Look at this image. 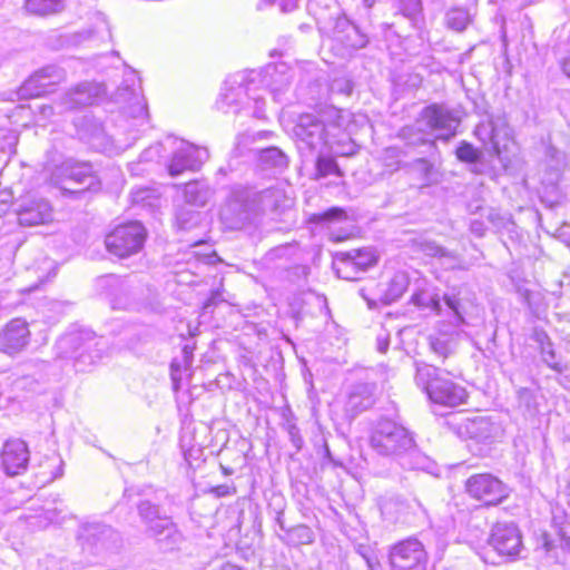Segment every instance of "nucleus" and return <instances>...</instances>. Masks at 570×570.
Listing matches in <instances>:
<instances>
[{
    "label": "nucleus",
    "mask_w": 570,
    "mask_h": 570,
    "mask_svg": "<svg viewBox=\"0 0 570 570\" xmlns=\"http://www.w3.org/2000/svg\"><path fill=\"white\" fill-rule=\"evenodd\" d=\"M370 444L380 455L401 458V465L405 469L419 468L417 462H406V456L419 459L412 433L393 420L383 417L376 422L371 433Z\"/></svg>",
    "instance_id": "obj_1"
},
{
    "label": "nucleus",
    "mask_w": 570,
    "mask_h": 570,
    "mask_svg": "<svg viewBox=\"0 0 570 570\" xmlns=\"http://www.w3.org/2000/svg\"><path fill=\"white\" fill-rule=\"evenodd\" d=\"M450 374L430 364H416L415 382L433 403L455 407L464 404L469 394L464 386L449 377Z\"/></svg>",
    "instance_id": "obj_2"
},
{
    "label": "nucleus",
    "mask_w": 570,
    "mask_h": 570,
    "mask_svg": "<svg viewBox=\"0 0 570 570\" xmlns=\"http://www.w3.org/2000/svg\"><path fill=\"white\" fill-rule=\"evenodd\" d=\"M443 303L451 318L448 323H439L436 333L429 337V344L435 355L445 360L455 354L462 332L461 326L465 320L464 307L456 288L443 295Z\"/></svg>",
    "instance_id": "obj_3"
},
{
    "label": "nucleus",
    "mask_w": 570,
    "mask_h": 570,
    "mask_svg": "<svg viewBox=\"0 0 570 570\" xmlns=\"http://www.w3.org/2000/svg\"><path fill=\"white\" fill-rule=\"evenodd\" d=\"M137 513L145 534L154 539L160 548L174 550L184 542V535L173 518L163 512L161 507L148 499L137 503Z\"/></svg>",
    "instance_id": "obj_4"
},
{
    "label": "nucleus",
    "mask_w": 570,
    "mask_h": 570,
    "mask_svg": "<svg viewBox=\"0 0 570 570\" xmlns=\"http://www.w3.org/2000/svg\"><path fill=\"white\" fill-rule=\"evenodd\" d=\"M284 198V193L279 188L269 187L261 191H243L233 195L223 210V215L229 213L235 216L239 223L248 220L252 214L266 210H277Z\"/></svg>",
    "instance_id": "obj_5"
},
{
    "label": "nucleus",
    "mask_w": 570,
    "mask_h": 570,
    "mask_svg": "<svg viewBox=\"0 0 570 570\" xmlns=\"http://www.w3.org/2000/svg\"><path fill=\"white\" fill-rule=\"evenodd\" d=\"M146 236V228L138 222H131L117 226L106 236L105 244L109 253L126 258L141 250Z\"/></svg>",
    "instance_id": "obj_6"
},
{
    "label": "nucleus",
    "mask_w": 570,
    "mask_h": 570,
    "mask_svg": "<svg viewBox=\"0 0 570 570\" xmlns=\"http://www.w3.org/2000/svg\"><path fill=\"white\" fill-rule=\"evenodd\" d=\"M56 176L63 177L61 181H57L63 191L82 193L85 190H97L100 187V181L92 165L88 161L68 159L58 168Z\"/></svg>",
    "instance_id": "obj_7"
},
{
    "label": "nucleus",
    "mask_w": 570,
    "mask_h": 570,
    "mask_svg": "<svg viewBox=\"0 0 570 570\" xmlns=\"http://www.w3.org/2000/svg\"><path fill=\"white\" fill-rule=\"evenodd\" d=\"M391 570H426L428 553L416 538H407L389 550Z\"/></svg>",
    "instance_id": "obj_8"
},
{
    "label": "nucleus",
    "mask_w": 570,
    "mask_h": 570,
    "mask_svg": "<svg viewBox=\"0 0 570 570\" xmlns=\"http://www.w3.org/2000/svg\"><path fill=\"white\" fill-rule=\"evenodd\" d=\"M466 493L485 505H498L510 495L509 487L491 473H478L465 481Z\"/></svg>",
    "instance_id": "obj_9"
},
{
    "label": "nucleus",
    "mask_w": 570,
    "mask_h": 570,
    "mask_svg": "<svg viewBox=\"0 0 570 570\" xmlns=\"http://www.w3.org/2000/svg\"><path fill=\"white\" fill-rule=\"evenodd\" d=\"M376 263L375 250L364 247L337 253L334 268L338 277L355 281L358 278V274L366 272Z\"/></svg>",
    "instance_id": "obj_10"
},
{
    "label": "nucleus",
    "mask_w": 570,
    "mask_h": 570,
    "mask_svg": "<svg viewBox=\"0 0 570 570\" xmlns=\"http://www.w3.org/2000/svg\"><path fill=\"white\" fill-rule=\"evenodd\" d=\"M417 124L436 132L438 139L449 140L455 136L460 118L444 105L432 104L423 108Z\"/></svg>",
    "instance_id": "obj_11"
},
{
    "label": "nucleus",
    "mask_w": 570,
    "mask_h": 570,
    "mask_svg": "<svg viewBox=\"0 0 570 570\" xmlns=\"http://www.w3.org/2000/svg\"><path fill=\"white\" fill-rule=\"evenodd\" d=\"M294 134L301 150L321 151L327 145L330 128L315 115L306 114L299 117Z\"/></svg>",
    "instance_id": "obj_12"
},
{
    "label": "nucleus",
    "mask_w": 570,
    "mask_h": 570,
    "mask_svg": "<svg viewBox=\"0 0 570 570\" xmlns=\"http://www.w3.org/2000/svg\"><path fill=\"white\" fill-rule=\"evenodd\" d=\"M78 539L83 550L98 556L116 549L120 542L119 533L111 527L101 523H89L80 528Z\"/></svg>",
    "instance_id": "obj_13"
},
{
    "label": "nucleus",
    "mask_w": 570,
    "mask_h": 570,
    "mask_svg": "<svg viewBox=\"0 0 570 570\" xmlns=\"http://www.w3.org/2000/svg\"><path fill=\"white\" fill-rule=\"evenodd\" d=\"M114 100L124 105L125 111L132 118H146L148 116L147 104L134 70L126 73L121 86L114 94Z\"/></svg>",
    "instance_id": "obj_14"
},
{
    "label": "nucleus",
    "mask_w": 570,
    "mask_h": 570,
    "mask_svg": "<svg viewBox=\"0 0 570 570\" xmlns=\"http://www.w3.org/2000/svg\"><path fill=\"white\" fill-rule=\"evenodd\" d=\"M322 33L341 42L346 48L360 49L367 43L366 36L345 16L337 13L328 22H318Z\"/></svg>",
    "instance_id": "obj_15"
},
{
    "label": "nucleus",
    "mask_w": 570,
    "mask_h": 570,
    "mask_svg": "<svg viewBox=\"0 0 570 570\" xmlns=\"http://www.w3.org/2000/svg\"><path fill=\"white\" fill-rule=\"evenodd\" d=\"M498 554L514 559L523 549L522 534L513 522H498L492 527L488 540Z\"/></svg>",
    "instance_id": "obj_16"
},
{
    "label": "nucleus",
    "mask_w": 570,
    "mask_h": 570,
    "mask_svg": "<svg viewBox=\"0 0 570 570\" xmlns=\"http://www.w3.org/2000/svg\"><path fill=\"white\" fill-rule=\"evenodd\" d=\"M98 341L90 333H70L60 337L57 342L59 356L62 358H75L76 362L85 363L89 360L92 363L98 354L92 355V347L97 346Z\"/></svg>",
    "instance_id": "obj_17"
},
{
    "label": "nucleus",
    "mask_w": 570,
    "mask_h": 570,
    "mask_svg": "<svg viewBox=\"0 0 570 570\" xmlns=\"http://www.w3.org/2000/svg\"><path fill=\"white\" fill-rule=\"evenodd\" d=\"M62 70L56 66H47L30 76L19 88L20 99L41 97L53 90V87L62 79Z\"/></svg>",
    "instance_id": "obj_18"
},
{
    "label": "nucleus",
    "mask_w": 570,
    "mask_h": 570,
    "mask_svg": "<svg viewBox=\"0 0 570 570\" xmlns=\"http://www.w3.org/2000/svg\"><path fill=\"white\" fill-rule=\"evenodd\" d=\"M17 216L21 226L42 225L52 219V207L43 197L27 196L19 202Z\"/></svg>",
    "instance_id": "obj_19"
},
{
    "label": "nucleus",
    "mask_w": 570,
    "mask_h": 570,
    "mask_svg": "<svg viewBox=\"0 0 570 570\" xmlns=\"http://www.w3.org/2000/svg\"><path fill=\"white\" fill-rule=\"evenodd\" d=\"M28 323L13 318L0 332V352L9 356L20 354L30 343Z\"/></svg>",
    "instance_id": "obj_20"
},
{
    "label": "nucleus",
    "mask_w": 570,
    "mask_h": 570,
    "mask_svg": "<svg viewBox=\"0 0 570 570\" xmlns=\"http://www.w3.org/2000/svg\"><path fill=\"white\" fill-rule=\"evenodd\" d=\"M29 463L28 445L22 440H9L4 443L1 453V465L10 476L22 474Z\"/></svg>",
    "instance_id": "obj_21"
},
{
    "label": "nucleus",
    "mask_w": 570,
    "mask_h": 570,
    "mask_svg": "<svg viewBox=\"0 0 570 570\" xmlns=\"http://www.w3.org/2000/svg\"><path fill=\"white\" fill-rule=\"evenodd\" d=\"M207 159V149L186 144L174 153L168 166L169 175L177 176L185 170H198Z\"/></svg>",
    "instance_id": "obj_22"
},
{
    "label": "nucleus",
    "mask_w": 570,
    "mask_h": 570,
    "mask_svg": "<svg viewBox=\"0 0 570 570\" xmlns=\"http://www.w3.org/2000/svg\"><path fill=\"white\" fill-rule=\"evenodd\" d=\"M101 92V87L82 82L68 91L57 104L58 112L79 109L92 105Z\"/></svg>",
    "instance_id": "obj_23"
},
{
    "label": "nucleus",
    "mask_w": 570,
    "mask_h": 570,
    "mask_svg": "<svg viewBox=\"0 0 570 570\" xmlns=\"http://www.w3.org/2000/svg\"><path fill=\"white\" fill-rule=\"evenodd\" d=\"M242 79H244L242 77ZM249 102L246 88L243 86V80L238 81L235 79H228L225 81V87L217 100L218 109L224 112H238L239 107Z\"/></svg>",
    "instance_id": "obj_24"
},
{
    "label": "nucleus",
    "mask_w": 570,
    "mask_h": 570,
    "mask_svg": "<svg viewBox=\"0 0 570 570\" xmlns=\"http://www.w3.org/2000/svg\"><path fill=\"white\" fill-rule=\"evenodd\" d=\"M374 385L360 383L351 387L344 411L346 415L354 419L363 411L368 410L374 404Z\"/></svg>",
    "instance_id": "obj_25"
},
{
    "label": "nucleus",
    "mask_w": 570,
    "mask_h": 570,
    "mask_svg": "<svg viewBox=\"0 0 570 570\" xmlns=\"http://www.w3.org/2000/svg\"><path fill=\"white\" fill-rule=\"evenodd\" d=\"M495 426L487 416L475 415L463 419L458 426L461 436L485 442L493 436Z\"/></svg>",
    "instance_id": "obj_26"
},
{
    "label": "nucleus",
    "mask_w": 570,
    "mask_h": 570,
    "mask_svg": "<svg viewBox=\"0 0 570 570\" xmlns=\"http://www.w3.org/2000/svg\"><path fill=\"white\" fill-rule=\"evenodd\" d=\"M79 138L95 148L107 146V136L100 121L92 116H83L76 122Z\"/></svg>",
    "instance_id": "obj_27"
},
{
    "label": "nucleus",
    "mask_w": 570,
    "mask_h": 570,
    "mask_svg": "<svg viewBox=\"0 0 570 570\" xmlns=\"http://www.w3.org/2000/svg\"><path fill=\"white\" fill-rule=\"evenodd\" d=\"M564 168L566 160L563 154L558 150H550L541 177L542 185L554 190L562 177Z\"/></svg>",
    "instance_id": "obj_28"
},
{
    "label": "nucleus",
    "mask_w": 570,
    "mask_h": 570,
    "mask_svg": "<svg viewBox=\"0 0 570 570\" xmlns=\"http://www.w3.org/2000/svg\"><path fill=\"white\" fill-rule=\"evenodd\" d=\"M409 284L410 281L405 273H395L393 277L384 285V288L381 289V294L379 295L377 301L384 305L396 302L405 293Z\"/></svg>",
    "instance_id": "obj_29"
},
{
    "label": "nucleus",
    "mask_w": 570,
    "mask_h": 570,
    "mask_svg": "<svg viewBox=\"0 0 570 570\" xmlns=\"http://www.w3.org/2000/svg\"><path fill=\"white\" fill-rule=\"evenodd\" d=\"M213 196V190L203 180H193L184 185V198L189 205L203 207Z\"/></svg>",
    "instance_id": "obj_30"
},
{
    "label": "nucleus",
    "mask_w": 570,
    "mask_h": 570,
    "mask_svg": "<svg viewBox=\"0 0 570 570\" xmlns=\"http://www.w3.org/2000/svg\"><path fill=\"white\" fill-rule=\"evenodd\" d=\"M279 540L288 547H299L304 544H313L315 542L314 531L306 524H297L289 527L286 534L279 535Z\"/></svg>",
    "instance_id": "obj_31"
},
{
    "label": "nucleus",
    "mask_w": 570,
    "mask_h": 570,
    "mask_svg": "<svg viewBox=\"0 0 570 570\" xmlns=\"http://www.w3.org/2000/svg\"><path fill=\"white\" fill-rule=\"evenodd\" d=\"M258 160L264 169L284 170L288 166V156L277 147L264 148L259 151Z\"/></svg>",
    "instance_id": "obj_32"
},
{
    "label": "nucleus",
    "mask_w": 570,
    "mask_h": 570,
    "mask_svg": "<svg viewBox=\"0 0 570 570\" xmlns=\"http://www.w3.org/2000/svg\"><path fill=\"white\" fill-rule=\"evenodd\" d=\"M488 121L491 124L492 131L497 141H499L500 148H505V142L510 138V127L503 111H497L488 114Z\"/></svg>",
    "instance_id": "obj_33"
},
{
    "label": "nucleus",
    "mask_w": 570,
    "mask_h": 570,
    "mask_svg": "<svg viewBox=\"0 0 570 570\" xmlns=\"http://www.w3.org/2000/svg\"><path fill=\"white\" fill-rule=\"evenodd\" d=\"M396 8L403 17L411 21L413 27H422L424 20L421 0H397Z\"/></svg>",
    "instance_id": "obj_34"
},
{
    "label": "nucleus",
    "mask_w": 570,
    "mask_h": 570,
    "mask_svg": "<svg viewBox=\"0 0 570 570\" xmlns=\"http://www.w3.org/2000/svg\"><path fill=\"white\" fill-rule=\"evenodd\" d=\"M24 7L32 14L48 16L60 11L63 0H26Z\"/></svg>",
    "instance_id": "obj_35"
},
{
    "label": "nucleus",
    "mask_w": 570,
    "mask_h": 570,
    "mask_svg": "<svg viewBox=\"0 0 570 570\" xmlns=\"http://www.w3.org/2000/svg\"><path fill=\"white\" fill-rule=\"evenodd\" d=\"M470 22L471 18L466 9L453 8L446 12L445 23L450 29L454 31H463Z\"/></svg>",
    "instance_id": "obj_36"
},
{
    "label": "nucleus",
    "mask_w": 570,
    "mask_h": 570,
    "mask_svg": "<svg viewBox=\"0 0 570 570\" xmlns=\"http://www.w3.org/2000/svg\"><path fill=\"white\" fill-rule=\"evenodd\" d=\"M347 219V213L341 207H331L323 213L313 214L309 222L313 224L328 225Z\"/></svg>",
    "instance_id": "obj_37"
},
{
    "label": "nucleus",
    "mask_w": 570,
    "mask_h": 570,
    "mask_svg": "<svg viewBox=\"0 0 570 570\" xmlns=\"http://www.w3.org/2000/svg\"><path fill=\"white\" fill-rule=\"evenodd\" d=\"M456 158L466 164H478L482 159V151L468 141H461L455 150Z\"/></svg>",
    "instance_id": "obj_38"
},
{
    "label": "nucleus",
    "mask_w": 570,
    "mask_h": 570,
    "mask_svg": "<svg viewBox=\"0 0 570 570\" xmlns=\"http://www.w3.org/2000/svg\"><path fill=\"white\" fill-rule=\"evenodd\" d=\"M176 222L180 229L189 230L198 226L200 222V213L181 207L176 213Z\"/></svg>",
    "instance_id": "obj_39"
},
{
    "label": "nucleus",
    "mask_w": 570,
    "mask_h": 570,
    "mask_svg": "<svg viewBox=\"0 0 570 570\" xmlns=\"http://www.w3.org/2000/svg\"><path fill=\"white\" fill-rule=\"evenodd\" d=\"M481 217H484L495 232L505 229L512 224L509 216L501 214L494 208H483Z\"/></svg>",
    "instance_id": "obj_40"
},
{
    "label": "nucleus",
    "mask_w": 570,
    "mask_h": 570,
    "mask_svg": "<svg viewBox=\"0 0 570 570\" xmlns=\"http://www.w3.org/2000/svg\"><path fill=\"white\" fill-rule=\"evenodd\" d=\"M419 252L430 257H452V254L434 240L421 239L415 242Z\"/></svg>",
    "instance_id": "obj_41"
},
{
    "label": "nucleus",
    "mask_w": 570,
    "mask_h": 570,
    "mask_svg": "<svg viewBox=\"0 0 570 570\" xmlns=\"http://www.w3.org/2000/svg\"><path fill=\"white\" fill-rule=\"evenodd\" d=\"M316 173L318 177H326L335 175L342 177L343 173L340 169L334 158L320 156L316 160Z\"/></svg>",
    "instance_id": "obj_42"
},
{
    "label": "nucleus",
    "mask_w": 570,
    "mask_h": 570,
    "mask_svg": "<svg viewBox=\"0 0 570 570\" xmlns=\"http://www.w3.org/2000/svg\"><path fill=\"white\" fill-rule=\"evenodd\" d=\"M443 297L441 298L439 295H430L425 297L423 294H414L412 295V302L417 306L429 307L438 315H442L444 309L442 305Z\"/></svg>",
    "instance_id": "obj_43"
},
{
    "label": "nucleus",
    "mask_w": 570,
    "mask_h": 570,
    "mask_svg": "<svg viewBox=\"0 0 570 570\" xmlns=\"http://www.w3.org/2000/svg\"><path fill=\"white\" fill-rule=\"evenodd\" d=\"M475 135L480 140L484 142H490L498 155L501 154L499 141H497V138L494 137V134L491 128V124L488 121V119L480 122L476 126Z\"/></svg>",
    "instance_id": "obj_44"
},
{
    "label": "nucleus",
    "mask_w": 570,
    "mask_h": 570,
    "mask_svg": "<svg viewBox=\"0 0 570 570\" xmlns=\"http://www.w3.org/2000/svg\"><path fill=\"white\" fill-rule=\"evenodd\" d=\"M540 354L543 363L549 366L551 370L556 371L557 373H561L564 367L559 362L556 351L553 350L552 342L540 347Z\"/></svg>",
    "instance_id": "obj_45"
},
{
    "label": "nucleus",
    "mask_w": 570,
    "mask_h": 570,
    "mask_svg": "<svg viewBox=\"0 0 570 570\" xmlns=\"http://www.w3.org/2000/svg\"><path fill=\"white\" fill-rule=\"evenodd\" d=\"M413 170L417 171L423 179H430L434 169L432 163L425 158H417L412 163Z\"/></svg>",
    "instance_id": "obj_46"
},
{
    "label": "nucleus",
    "mask_w": 570,
    "mask_h": 570,
    "mask_svg": "<svg viewBox=\"0 0 570 570\" xmlns=\"http://www.w3.org/2000/svg\"><path fill=\"white\" fill-rule=\"evenodd\" d=\"M289 440L293 446L299 451L303 446V438L301 436L299 429L295 424H289L287 428Z\"/></svg>",
    "instance_id": "obj_47"
},
{
    "label": "nucleus",
    "mask_w": 570,
    "mask_h": 570,
    "mask_svg": "<svg viewBox=\"0 0 570 570\" xmlns=\"http://www.w3.org/2000/svg\"><path fill=\"white\" fill-rule=\"evenodd\" d=\"M531 340L534 341L539 345V348L551 343V340H550L549 335L547 334V332L540 327L533 328V331L531 333Z\"/></svg>",
    "instance_id": "obj_48"
},
{
    "label": "nucleus",
    "mask_w": 570,
    "mask_h": 570,
    "mask_svg": "<svg viewBox=\"0 0 570 570\" xmlns=\"http://www.w3.org/2000/svg\"><path fill=\"white\" fill-rule=\"evenodd\" d=\"M470 230L478 237H483L487 232V226L483 219L474 218L470 222Z\"/></svg>",
    "instance_id": "obj_49"
},
{
    "label": "nucleus",
    "mask_w": 570,
    "mask_h": 570,
    "mask_svg": "<svg viewBox=\"0 0 570 570\" xmlns=\"http://www.w3.org/2000/svg\"><path fill=\"white\" fill-rule=\"evenodd\" d=\"M223 301H224V298L222 297V293L218 289L213 291L210 293L209 298L204 303L203 309L205 312H208L209 309L214 308Z\"/></svg>",
    "instance_id": "obj_50"
},
{
    "label": "nucleus",
    "mask_w": 570,
    "mask_h": 570,
    "mask_svg": "<svg viewBox=\"0 0 570 570\" xmlns=\"http://www.w3.org/2000/svg\"><path fill=\"white\" fill-rule=\"evenodd\" d=\"M519 401L524 404L528 409L531 407L534 400L533 393L529 389H520L518 392Z\"/></svg>",
    "instance_id": "obj_51"
},
{
    "label": "nucleus",
    "mask_w": 570,
    "mask_h": 570,
    "mask_svg": "<svg viewBox=\"0 0 570 570\" xmlns=\"http://www.w3.org/2000/svg\"><path fill=\"white\" fill-rule=\"evenodd\" d=\"M390 345V335L387 333H381L376 337V346L377 351L381 353H385L389 350Z\"/></svg>",
    "instance_id": "obj_52"
},
{
    "label": "nucleus",
    "mask_w": 570,
    "mask_h": 570,
    "mask_svg": "<svg viewBox=\"0 0 570 570\" xmlns=\"http://www.w3.org/2000/svg\"><path fill=\"white\" fill-rule=\"evenodd\" d=\"M48 460H51L58 466L57 471L52 473L51 480H55V479H58V478L62 476V474H63V461L61 460V458L58 454L52 453L51 456L48 458Z\"/></svg>",
    "instance_id": "obj_53"
},
{
    "label": "nucleus",
    "mask_w": 570,
    "mask_h": 570,
    "mask_svg": "<svg viewBox=\"0 0 570 570\" xmlns=\"http://www.w3.org/2000/svg\"><path fill=\"white\" fill-rule=\"evenodd\" d=\"M332 89H337L348 96L352 92V83L348 80H335L332 85Z\"/></svg>",
    "instance_id": "obj_54"
},
{
    "label": "nucleus",
    "mask_w": 570,
    "mask_h": 570,
    "mask_svg": "<svg viewBox=\"0 0 570 570\" xmlns=\"http://www.w3.org/2000/svg\"><path fill=\"white\" fill-rule=\"evenodd\" d=\"M298 0H281L279 7L282 12H292L297 8Z\"/></svg>",
    "instance_id": "obj_55"
},
{
    "label": "nucleus",
    "mask_w": 570,
    "mask_h": 570,
    "mask_svg": "<svg viewBox=\"0 0 570 570\" xmlns=\"http://www.w3.org/2000/svg\"><path fill=\"white\" fill-rule=\"evenodd\" d=\"M253 101H254V105H255L254 106V108H255L254 117L259 118V119L264 118L265 117L264 109H263L264 101L262 99H258V98H254Z\"/></svg>",
    "instance_id": "obj_56"
},
{
    "label": "nucleus",
    "mask_w": 570,
    "mask_h": 570,
    "mask_svg": "<svg viewBox=\"0 0 570 570\" xmlns=\"http://www.w3.org/2000/svg\"><path fill=\"white\" fill-rule=\"evenodd\" d=\"M213 492L216 493L217 497H226L235 492V489H232L228 485H218L213 489Z\"/></svg>",
    "instance_id": "obj_57"
},
{
    "label": "nucleus",
    "mask_w": 570,
    "mask_h": 570,
    "mask_svg": "<svg viewBox=\"0 0 570 570\" xmlns=\"http://www.w3.org/2000/svg\"><path fill=\"white\" fill-rule=\"evenodd\" d=\"M112 307L119 308V309H130V308L135 307V304L131 302H127V301L122 303L120 297H116L112 301Z\"/></svg>",
    "instance_id": "obj_58"
},
{
    "label": "nucleus",
    "mask_w": 570,
    "mask_h": 570,
    "mask_svg": "<svg viewBox=\"0 0 570 570\" xmlns=\"http://www.w3.org/2000/svg\"><path fill=\"white\" fill-rule=\"evenodd\" d=\"M276 0H259L257 3V10H265L266 8L273 7Z\"/></svg>",
    "instance_id": "obj_59"
},
{
    "label": "nucleus",
    "mask_w": 570,
    "mask_h": 570,
    "mask_svg": "<svg viewBox=\"0 0 570 570\" xmlns=\"http://www.w3.org/2000/svg\"><path fill=\"white\" fill-rule=\"evenodd\" d=\"M276 522L278 523L279 529L284 532V534H286V530H288L289 527H286L283 521V511L277 513Z\"/></svg>",
    "instance_id": "obj_60"
},
{
    "label": "nucleus",
    "mask_w": 570,
    "mask_h": 570,
    "mask_svg": "<svg viewBox=\"0 0 570 570\" xmlns=\"http://www.w3.org/2000/svg\"><path fill=\"white\" fill-rule=\"evenodd\" d=\"M562 70L568 77H570V56L563 59Z\"/></svg>",
    "instance_id": "obj_61"
},
{
    "label": "nucleus",
    "mask_w": 570,
    "mask_h": 570,
    "mask_svg": "<svg viewBox=\"0 0 570 570\" xmlns=\"http://www.w3.org/2000/svg\"><path fill=\"white\" fill-rule=\"evenodd\" d=\"M366 563L370 570H379L380 563L377 561H373L371 558H366Z\"/></svg>",
    "instance_id": "obj_62"
},
{
    "label": "nucleus",
    "mask_w": 570,
    "mask_h": 570,
    "mask_svg": "<svg viewBox=\"0 0 570 570\" xmlns=\"http://www.w3.org/2000/svg\"><path fill=\"white\" fill-rule=\"evenodd\" d=\"M42 114L45 116H51L55 114V110H53V107L52 106H43L42 107Z\"/></svg>",
    "instance_id": "obj_63"
},
{
    "label": "nucleus",
    "mask_w": 570,
    "mask_h": 570,
    "mask_svg": "<svg viewBox=\"0 0 570 570\" xmlns=\"http://www.w3.org/2000/svg\"><path fill=\"white\" fill-rule=\"evenodd\" d=\"M248 136L243 134V135H239L237 137V145H236V149L238 150L239 147H240V144H243L245 140H247Z\"/></svg>",
    "instance_id": "obj_64"
}]
</instances>
